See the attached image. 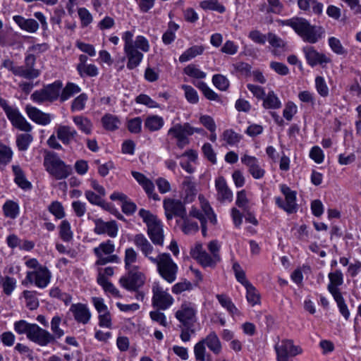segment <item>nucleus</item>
<instances>
[{
	"instance_id": "f257e3e1",
	"label": "nucleus",
	"mask_w": 361,
	"mask_h": 361,
	"mask_svg": "<svg viewBox=\"0 0 361 361\" xmlns=\"http://www.w3.org/2000/svg\"><path fill=\"white\" fill-rule=\"evenodd\" d=\"M133 243L144 257L157 266V271L163 279L169 283L176 281L178 267L169 253L159 252L154 256V247L142 233L134 236Z\"/></svg>"
},
{
	"instance_id": "f03ea898",
	"label": "nucleus",
	"mask_w": 361,
	"mask_h": 361,
	"mask_svg": "<svg viewBox=\"0 0 361 361\" xmlns=\"http://www.w3.org/2000/svg\"><path fill=\"white\" fill-rule=\"evenodd\" d=\"M281 24L290 27L303 42L310 44H316L325 34L323 27L311 25L307 19L301 17H293L282 20Z\"/></svg>"
},
{
	"instance_id": "7ed1b4c3",
	"label": "nucleus",
	"mask_w": 361,
	"mask_h": 361,
	"mask_svg": "<svg viewBox=\"0 0 361 361\" xmlns=\"http://www.w3.org/2000/svg\"><path fill=\"white\" fill-rule=\"evenodd\" d=\"M196 314L195 305L188 301L183 302L175 312V317L180 322L179 327L181 330L180 338L183 342H188L191 335L195 333Z\"/></svg>"
},
{
	"instance_id": "20e7f679",
	"label": "nucleus",
	"mask_w": 361,
	"mask_h": 361,
	"mask_svg": "<svg viewBox=\"0 0 361 361\" xmlns=\"http://www.w3.org/2000/svg\"><path fill=\"white\" fill-rule=\"evenodd\" d=\"M139 216L147 226V234L152 243L163 246L164 235L161 222L149 210L145 209H140Z\"/></svg>"
},
{
	"instance_id": "39448f33",
	"label": "nucleus",
	"mask_w": 361,
	"mask_h": 361,
	"mask_svg": "<svg viewBox=\"0 0 361 361\" xmlns=\"http://www.w3.org/2000/svg\"><path fill=\"white\" fill-rule=\"evenodd\" d=\"M203 131L202 128H194L189 123H184L174 124L169 129L167 134L176 140V145L178 148L183 149L190 143L188 136L195 133H202Z\"/></svg>"
},
{
	"instance_id": "423d86ee",
	"label": "nucleus",
	"mask_w": 361,
	"mask_h": 361,
	"mask_svg": "<svg viewBox=\"0 0 361 361\" xmlns=\"http://www.w3.org/2000/svg\"><path fill=\"white\" fill-rule=\"evenodd\" d=\"M71 171V167L66 165L55 152L47 151V171L50 175L56 180H61L66 178Z\"/></svg>"
},
{
	"instance_id": "0eeeda50",
	"label": "nucleus",
	"mask_w": 361,
	"mask_h": 361,
	"mask_svg": "<svg viewBox=\"0 0 361 361\" xmlns=\"http://www.w3.org/2000/svg\"><path fill=\"white\" fill-rule=\"evenodd\" d=\"M127 273L119 279L120 285L128 290H137L145 283V275L140 271V267L126 269Z\"/></svg>"
},
{
	"instance_id": "6e6552de",
	"label": "nucleus",
	"mask_w": 361,
	"mask_h": 361,
	"mask_svg": "<svg viewBox=\"0 0 361 361\" xmlns=\"http://www.w3.org/2000/svg\"><path fill=\"white\" fill-rule=\"evenodd\" d=\"M0 105L15 128L25 132H30L32 130L31 125L21 115L18 109L9 106L6 101L2 99H0Z\"/></svg>"
},
{
	"instance_id": "1a4fd4ad",
	"label": "nucleus",
	"mask_w": 361,
	"mask_h": 361,
	"mask_svg": "<svg viewBox=\"0 0 361 361\" xmlns=\"http://www.w3.org/2000/svg\"><path fill=\"white\" fill-rule=\"evenodd\" d=\"M163 207L167 221H171L173 218L185 217L187 210L185 203L181 200L171 197L165 198L163 201Z\"/></svg>"
},
{
	"instance_id": "9d476101",
	"label": "nucleus",
	"mask_w": 361,
	"mask_h": 361,
	"mask_svg": "<svg viewBox=\"0 0 361 361\" xmlns=\"http://www.w3.org/2000/svg\"><path fill=\"white\" fill-rule=\"evenodd\" d=\"M281 191L285 196V201L281 197H275L276 204L288 214H293L297 212L296 192L292 190L286 185H281Z\"/></svg>"
},
{
	"instance_id": "9b49d317",
	"label": "nucleus",
	"mask_w": 361,
	"mask_h": 361,
	"mask_svg": "<svg viewBox=\"0 0 361 361\" xmlns=\"http://www.w3.org/2000/svg\"><path fill=\"white\" fill-rule=\"evenodd\" d=\"M190 255L192 257L196 259L203 267H216L217 263L221 261L220 255L213 256L211 253L207 252L202 247L201 243H197L195 246L191 249Z\"/></svg>"
},
{
	"instance_id": "f8f14e48",
	"label": "nucleus",
	"mask_w": 361,
	"mask_h": 361,
	"mask_svg": "<svg viewBox=\"0 0 361 361\" xmlns=\"http://www.w3.org/2000/svg\"><path fill=\"white\" fill-rule=\"evenodd\" d=\"M152 293V305L159 310H167L173 302V297L166 290H164L158 283H153Z\"/></svg>"
},
{
	"instance_id": "ddd939ff",
	"label": "nucleus",
	"mask_w": 361,
	"mask_h": 361,
	"mask_svg": "<svg viewBox=\"0 0 361 361\" xmlns=\"http://www.w3.org/2000/svg\"><path fill=\"white\" fill-rule=\"evenodd\" d=\"M276 357H295L302 353V349L300 345H294L291 339H283L280 343L274 346Z\"/></svg>"
},
{
	"instance_id": "4468645a",
	"label": "nucleus",
	"mask_w": 361,
	"mask_h": 361,
	"mask_svg": "<svg viewBox=\"0 0 361 361\" xmlns=\"http://www.w3.org/2000/svg\"><path fill=\"white\" fill-rule=\"evenodd\" d=\"M302 51L307 63L312 67L319 64L324 66V64L331 61L330 58L326 56L324 54L318 52L313 47H305L302 49Z\"/></svg>"
},
{
	"instance_id": "2eb2a0df",
	"label": "nucleus",
	"mask_w": 361,
	"mask_h": 361,
	"mask_svg": "<svg viewBox=\"0 0 361 361\" xmlns=\"http://www.w3.org/2000/svg\"><path fill=\"white\" fill-rule=\"evenodd\" d=\"M241 161L248 168V171L254 178L260 179L264 176L265 171L255 157L244 154L241 157Z\"/></svg>"
},
{
	"instance_id": "dca6fc26",
	"label": "nucleus",
	"mask_w": 361,
	"mask_h": 361,
	"mask_svg": "<svg viewBox=\"0 0 361 361\" xmlns=\"http://www.w3.org/2000/svg\"><path fill=\"white\" fill-rule=\"evenodd\" d=\"M95 227L94 231L96 234H107L111 238H114L118 233V226L115 221L105 222L101 219L95 220Z\"/></svg>"
},
{
	"instance_id": "f3484780",
	"label": "nucleus",
	"mask_w": 361,
	"mask_h": 361,
	"mask_svg": "<svg viewBox=\"0 0 361 361\" xmlns=\"http://www.w3.org/2000/svg\"><path fill=\"white\" fill-rule=\"evenodd\" d=\"M215 188L217 192V200L219 202H231L233 200V192L227 185L226 180L224 177L220 176L216 179Z\"/></svg>"
},
{
	"instance_id": "a211bd4d",
	"label": "nucleus",
	"mask_w": 361,
	"mask_h": 361,
	"mask_svg": "<svg viewBox=\"0 0 361 361\" xmlns=\"http://www.w3.org/2000/svg\"><path fill=\"white\" fill-rule=\"evenodd\" d=\"M70 311L73 313L75 320L78 323L86 324L89 322L91 313L86 305L82 303L73 304Z\"/></svg>"
},
{
	"instance_id": "6ab92c4d",
	"label": "nucleus",
	"mask_w": 361,
	"mask_h": 361,
	"mask_svg": "<svg viewBox=\"0 0 361 361\" xmlns=\"http://www.w3.org/2000/svg\"><path fill=\"white\" fill-rule=\"evenodd\" d=\"M329 283L327 289L329 293L333 295L341 294L339 286L343 283V275L341 270H336L330 272L328 275Z\"/></svg>"
},
{
	"instance_id": "aec40b11",
	"label": "nucleus",
	"mask_w": 361,
	"mask_h": 361,
	"mask_svg": "<svg viewBox=\"0 0 361 361\" xmlns=\"http://www.w3.org/2000/svg\"><path fill=\"white\" fill-rule=\"evenodd\" d=\"M164 126V118L157 114L147 116L144 121L145 129L150 133L160 130Z\"/></svg>"
},
{
	"instance_id": "412c9836",
	"label": "nucleus",
	"mask_w": 361,
	"mask_h": 361,
	"mask_svg": "<svg viewBox=\"0 0 361 361\" xmlns=\"http://www.w3.org/2000/svg\"><path fill=\"white\" fill-rule=\"evenodd\" d=\"M57 137L64 145H68L77 135V131L69 126H59L56 130Z\"/></svg>"
},
{
	"instance_id": "4be33fe9",
	"label": "nucleus",
	"mask_w": 361,
	"mask_h": 361,
	"mask_svg": "<svg viewBox=\"0 0 361 361\" xmlns=\"http://www.w3.org/2000/svg\"><path fill=\"white\" fill-rule=\"evenodd\" d=\"M176 224L180 226V230L186 235L193 234L199 231L197 222L189 219L187 214L185 217L177 219Z\"/></svg>"
},
{
	"instance_id": "5701e85b",
	"label": "nucleus",
	"mask_w": 361,
	"mask_h": 361,
	"mask_svg": "<svg viewBox=\"0 0 361 361\" xmlns=\"http://www.w3.org/2000/svg\"><path fill=\"white\" fill-rule=\"evenodd\" d=\"M124 52L128 59V69L133 70L140 64L143 59V54L136 49L135 47L124 50Z\"/></svg>"
},
{
	"instance_id": "b1692460",
	"label": "nucleus",
	"mask_w": 361,
	"mask_h": 361,
	"mask_svg": "<svg viewBox=\"0 0 361 361\" xmlns=\"http://www.w3.org/2000/svg\"><path fill=\"white\" fill-rule=\"evenodd\" d=\"M13 173L14 174L15 183L23 190H30L32 184L26 179L25 174L23 169L18 165L12 166Z\"/></svg>"
},
{
	"instance_id": "393cba45",
	"label": "nucleus",
	"mask_w": 361,
	"mask_h": 361,
	"mask_svg": "<svg viewBox=\"0 0 361 361\" xmlns=\"http://www.w3.org/2000/svg\"><path fill=\"white\" fill-rule=\"evenodd\" d=\"M210 351L214 355H219L222 350L221 341L214 331H211L204 338L202 339Z\"/></svg>"
},
{
	"instance_id": "a878e982",
	"label": "nucleus",
	"mask_w": 361,
	"mask_h": 361,
	"mask_svg": "<svg viewBox=\"0 0 361 361\" xmlns=\"http://www.w3.org/2000/svg\"><path fill=\"white\" fill-rule=\"evenodd\" d=\"M26 280L31 283H35L39 288L45 287V268L39 267L35 271L27 272Z\"/></svg>"
},
{
	"instance_id": "bb28decb",
	"label": "nucleus",
	"mask_w": 361,
	"mask_h": 361,
	"mask_svg": "<svg viewBox=\"0 0 361 361\" xmlns=\"http://www.w3.org/2000/svg\"><path fill=\"white\" fill-rule=\"evenodd\" d=\"M13 20L22 30L29 32H35L39 27L38 23L34 19H25L21 16H15Z\"/></svg>"
},
{
	"instance_id": "cd10ccee",
	"label": "nucleus",
	"mask_w": 361,
	"mask_h": 361,
	"mask_svg": "<svg viewBox=\"0 0 361 361\" xmlns=\"http://www.w3.org/2000/svg\"><path fill=\"white\" fill-rule=\"evenodd\" d=\"M27 338L32 341L44 345H45V330L33 324L28 332Z\"/></svg>"
},
{
	"instance_id": "c85d7f7f",
	"label": "nucleus",
	"mask_w": 361,
	"mask_h": 361,
	"mask_svg": "<svg viewBox=\"0 0 361 361\" xmlns=\"http://www.w3.org/2000/svg\"><path fill=\"white\" fill-rule=\"evenodd\" d=\"M73 121L82 133L85 135L92 133L93 124L88 118L83 116H75L73 117Z\"/></svg>"
},
{
	"instance_id": "c756f323",
	"label": "nucleus",
	"mask_w": 361,
	"mask_h": 361,
	"mask_svg": "<svg viewBox=\"0 0 361 361\" xmlns=\"http://www.w3.org/2000/svg\"><path fill=\"white\" fill-rule=\"evenodd\" d=\"M62 82L56 80L52 84L47 85V101L54 102L60 99L61 93Z\"/></svg>"
},
{
	"instance_id": "7c9ffc66",
	"label": "nucleus",
	"mask_w": 361,
	"mask_h": 361,
	"mask_svg": "<svg viewBox=\"0 0 361 361\" xmlns=\"http://www.w3.org/2000/svg\"><path fill=\"white\" fill-rule=\"evenodd\" d=\"M262 106L267 109H278L281 107V102L274 91L269 92L262 99Z\"/></svg>"
},
{
	"instance_id": "2f4dec72",
	"label": "nucleus",
	"mask_w": 361,
	"mask_h": 361,
	"mask_svg": "<svg viewBox=\"0 0 361 361\" xmlns=\"http://www.w3.org/2000/svg\"><path fill=\"white\" fill-rule=\"evenodd\" d=\"M59 235L61 239L66 243L73 240V232L71 230V224L66 219L63 220L59 226Z\"/></svg>"
},
{
	"instance_id": "473e14b6",
	"label": "nucleus",
	"mask_w": 361,
	"mask_h": 361,
	"mask_svg": "<svg viewBox=\"0 0 361 361\" xmlns=\"http://www.w3.org/2000/svg\"><path fill=\"white\" fill-rule=\"evenodd\" d=\"M179 29V25L171 20L168 23V28L163 34L161 39L164 44H171L176 39V32Z\"/></svg>"
},
{
	"instance_id": "72a5a7b5",
	"label": "nucleus",
	"mask_w": 361,
	"mask_h": 361,
	"mask_svg": "<svg viewBox=\"0 0 361 361\" xmlns=\"http://www.w3.org/2000/svg\"><path fill=\"white\" fill-rule=\"evenodd\" d=\"M80 91L81 89L78 85L73 82H68L63 89L61 88L60 101L63 102Z\"/></svg>"
},
{
	"instance_id": "f704fd0d",
	"label": "nucleus",
	"mask_w": 361,
	"mask_h": 361,
	"mask_svg": "<svg viewBox=\"0 0 361 361\" xmlns=\"http://www.w3.org/2000/svg\"><path fill=\"white\" fill-rule=\"evenodd\" d=\"M198 199L200 200V207L202 212H204V216L207 217L212 224H216V217L209 202L202 195H199Z\"/></svg>"
},
{
	"instance_id": "c9c22d12",
	"label": "nucleus",
	"mask_w": 361,
	"mask_h": 361,
	"mask_svg": "<svg viewBox=\"0 0 361 361\" xmlns=\"http://www.w3.org/2000/svg\"><path fill=\"white\" fill-rule=\"evenodd\" d=\"M204 49L202 46L195 45L190 48H188L185 51H184L179 57V61L181 63L186 62L190 61V59L195 58L198 55H201Z\"/></svg>"
},
{
	"instance_id": "e433bc0d",
	"label": "nucleus",
	"mask_w": 361,
	"mask_h": 361,
	"mask_svg": "<svg viewBox=\"0 0 361 361\" xmlns=\"http://www.w3.org/2000/svg\"><path fill=\"white\" fill-rule=\"evenodd\" d=\"M13 74L30 80L38 77L39 72L35 68H29L27 66H20L16 67Z\"/></svg>"
},
{
	"instance_id": "4c0bfd02",
	"label": "nucleus",
	"mask_w": 361,
	"mask_h": 361,
	"mask_svg": "<svg viewBox=\"0 0 361 361\" xmlns=\"http://www.w3.org/2000/svg\"><path fill=\"white\" fill-rule=\"evenodd\" d=\"M25 111L32 121L39 124H45V114L36 107L27 105Z\"/></svg>"
},
{
	"instance_id": "58836bf2",
	"label": "nucleus",
	"mask_w": 361,
	"mask_h": 361,
	"mask_svg": "<svg viewBox=\"0 0 361 361\" xmlns=\"http://www.w3.org/2000/svg\"><path fill=\"white\" fill-rule=\"evenodd\" d=\"M221 139L226 145L233 146L238 145L242 139V135L235 133L232 129L225 130L222 135Z\"/></svg>"
},
{
	"instance_id": "ea45409f",
	"label": "nucleus",
	"mask_w": 361,
	"mask_h": 361,
	"mask_svg": "<svg viewBox=\"0 0 361 361\" xmlns=\"http://www.w3.org/2000/svg\"><path fill=\"white\" fill-rule=\"evenodd\" d=\"M102 123L106 130L114 131L118 128L120 121L116 116L106 114L102 118Z\"/></svg>"
},
{
	"instance_id": "a19ab883",
	"label": "nucleus",
	"mask_w": 361,
	"mask_h": 361,
	"mask_svg": "<svg viewBox=\"0 0 361 361\" xmlns=\"http://www.w3.org/2000/svg\"><path fill=\"white\" fill-rule=\"evenodd\" d=\"M216 298L221 305L226 308L231 314H235L238 312V310L228 295L225 294H217Z\"/></svg>"
},
{
	"instance_id": "79ce46f5",
	"label": "nucleus",
	"mask_w": 361,
	"mask_h": 361,
	"mask_svg": "<svg viewBox=\"0 0 361 361\" xmlns=\"http://www.w3.org/2000/svg\"><path fill=\"white\" fill-rule=\"evenodd\" d=\"M3 212L6 217L15 219L19 213L18 204L12 200H7L3 205Z\"/></svg>"
},
{
	"instance_id": "37998d69",
	"label": "nucleus",
	"mask_w": 361,
	"mask_h": 361,
	"mask_svg": "<svg viewBox=\"0 0 361 361\" xmlns=\"http://www.w3.org/2000/svg\"><path fill=\"white\" fill-rule=\"evenodd\" d=\"M137 259V253L133 247L126 249L124 256L125 269H131L135 267H139L138 266L133 265Z\"/></svg>"
},
{
	"instance_id": "c03bdc74",
	"label": "nucleus",
	"mask_w": 361,
	"mask_h": 361,
	"mask_svg": "<svg viewBox=\"0 0 361 361\" xmlns=\"http://www.w3.org/2000/svg\"><path fill=\"white\" fill-rule=\"evenodd\" d=\"M193 84L202 92L204 96L207 99L212 101L219 100V95L211 88H209L205 82L202 81L197 82H194Z\"/></svg>"
},
{
	"instance_id": "a18cd8bd",
	"label": "nucleus",
	"mask_w": 361,
	"mask_h": 361,
	"mask_svg": "<svg viewBox=\"0 0 361 361\" xmlns=\"http://www.w3.org/2000/svg\"><path fill=\"white\" fill-rule=\"evenodd\" d=\"M115 250V246L113 242L110 240L102 243L98 247H94V253L96 256L101 255H111Z\"/></svg>"
},
{
	"instance_id": "49530a36",
	"label": "nucleus",
	"mask_w": 361,
	"mask_h": 361,
	"mask_svg": "<svg viewBox=\"0 0 361 361\" xmlns=\"http://www.w3.org/2000/svg\"><path fill=\"white\" fill-rule=\"evenodd\" d=\"M200 6L204 10L215 11L219 13H223L226 11L225 6L218 0H204L200 3Z\"/></svg>"
},
{
	"instance_id": "de8ad7c7",
	"label": "nucleus",
	"mask_w": 361,
	"mask_h": 361,
	"mask_svg": "<svg viewBox=\"0 0 361 361\" xmlns=\"http://www.w3.org/2000/svg\"><path fill=\"white\" fill-rule=\"evenodd\" d=\"M87 95L85 93H81L77 97H75L71 104V111H82L87 101Z\"/></svg>"
},
{
	"instance_id": "09e8293b",
	"label": "nucleus",
	"mask_w": 361,
	"mask_h": 361,
	"mask_svg": "<svg viewBox=\"0 0 361 361\" xmlns=\"http://www.w3.org/2000/svg\"><path fill=\"white\" fill-rule=\"evenodd\" d=\"M205 344L202 340L197 343L194 346V354L197 361L209 360L210 355H208L206 357V348Z\"/></svg>"
},
{
	"instance_id": "8fccbe9b",
	"label": "nucleus",
	"mask_w": 361,
	"mask_h": 361,
	"mask_svg": "<svg viewBox=\"0 0 361 361\" xmlns=\"http://www.w3.org/2000/svg\"><path fill=\"white\" fill-rule=\"evenodd\" d=\"M80 77H95L98 75V68L94 64H87L80 68H76Z\"/></svg>"
},
{
	"instance_id": "3c124183",
	"label": "nucleus",
	"mask_w": 361,
	"mask_h": 361,
	"mask_svg": "<svg viewBox=\"0 0 361 361\" xmlns=\"http://www.w3.org/2000/svg\"><path fill=\"white\" fill-rule=\"evenodd\" d=\"M181 89L184 90L185 97L190 104H197L199 101L197 92L190 85H182Z\"/></svg>"
},
{
	"instance_id": "603ef678",
	"label": "nucleus",
	"mask_w": 361,
	"mask_h": 361,
	"mask_svg": "<svg viewBox=\"0 0 361 361\" xmlns=\"http://www.w3.org/2000/svg\"><path fill=\"white\" fill-rule=\"evenodd\" d=\"M13 152L11 149L0 142V164L6 165L12 159Z\"/></svg>"
},
{
	"instance_id": "864d4df0",
	"label": "nucleus",
	"mask_w": 361,
	"mask_h": 361,
	"mask_svg": "<svg viewBox=\"0 0 361 361\" xmlns=\"http://www.w3.org/2000/svg\"><path fill=\"white\" fill-rule=\"evenodd\" d=\"M214 85L221 91H226L229 87V81L227 78L221 74H216L212 77Z\"/></svg>"
},
{
	"instance_id": "5fc2aeb1",
	"label": "nucleus",
	"mask_w": 361,
	"mask_h": 361,
	"mask_svg": "<svg viewBox=\"0 0 361 361\" xmlns=\"http://www.w3.org/2000/svg\"><path fill=\"white\" fill-rule=\"evenodd\" d=\"M246 288V298L247 302L254 306L259 302V295L256 288L250 283L245 287Z\"/></svg>"
},
{
	"instance_id": "6e6d98bb",
	"label": "nucleus",
	"mask_w": 361,
	"mask_h": 361,
	"mask_svg": "<svg viewBox=\"0 0 361 361\" xmlns=\"http://www.w3.org/2000/svg\"><path fill=\"white\" fill-rule=\"evenodd\" d=\"M48 209L57 219H61L66 215L64 208L62 204L59 201L53 202L49 206Z\"/></svg>"
},
{
	"instance_id": "4d7b16f0",
	"label": "nucleus",
	"mask_w": 361,
	"mask_h": 361,
	"mask_svg": "<svg viewBox=\"0 0 361 361\" xmlns=\"http://www.w3.org/2000/svg\"><path fill=\"white\" fill-rule=\"evenodd\" d=\"M183 71L187 75L196 79H202L206 77V73L197 68L194 64L187 66Z\"/></svg>"
},
{
	"instance_id": "13d9d810",
	"label": "nucleus",
	"mask_w": 361,
	"mask_h": 361,
	"mask_svg": "<svg viewBox=\"0 0 361 361\" xmlns=\"http://www.w3.org/2000/svg\"><path fill=\"white\" fill-rule=\"evenodd\" d=\"M233 270L235 273L237 281L240 283L245 287L250 283L246 279L245 273L241 268L240 265L238 262H235L233 264Z\"/></svg>"
},
{
	"instance_id": "bf43d9fd",
	"label": "nucleus",
	"mask_w": 361,
	"mask_h": 361,
	"mask_svg": "<svg viewBox=\"0 0 361 361\" xmlns=\"http://www.w3.org/2000/svg\"><path fill=\"white\" fill-rule=\"evenodd\" d=\"M333 297L337 303L341 314L344 317L345 319H348L350 317V312L348 310L347 305L345 302V300L342 296V294L333 295Z\"/></svg>"
},
{
	"instance_id": "052dcab7",
	"label": "nucleus",
	"mask_w": 361,
	"mask_h": 361,
	"mask_svg": "<svg viewBox=\"0 0 361 361\" xmlns=\"http://www.w3.org/2000/svg\"><path fill=\"white\" fill-rule=\"evenodd\" d=\"M23 294L26 300V306L31 310L37 309L39 302L35 293L29 290H24Z\"/></svg>"
},
{
	"instance_id": "680f3d73",
	"label": "nucleus",
	"mask_w": 361,
	"mask_h": 361,
	"mask_svg": "<svg viewBox=\"0 0 361 361\" xmlns=\"http://www.w3.org/2000/svg\"><path fill=\"white\" fill-rule=\"evenodd\" d=\"M315 86L317 92L321 97H326L329 95V87L322 76H317L315 78Z\"/></svg>"
},
{
	"instance_id": "e2e57ef3",
	"label": "nucleus",
	"mask_w": 361,
	"mask_h": 361,
	"mask_svg": "<svg viewBox=\"0 0 361 361\" xmlns=\"http://www.w3.org/2000/svg\"><path fill=\"white\" fill-rule=\"evenodd\" d=\"M32 140V137L30 134H20L18 135L16 144L18 149L20 151L26 150Z\"/></svg>"
},
{
	"instance_id": "0e129e2a",
	"label": "nucleus",
	"mask_w": 361,
	"mask_h": 361,
	"mask_svg": "<svg viewBox=\"0 0 361 361\" xmlns=\"http://www.w3.org/2000/svg\"><path fill=\"white\" fill-rule=\"evenodd\" d=\"M328 42L331 49L336 54L342 55L346 53L345 49L338 39L331 37L329 38Z\"/></svg>"
},
{
	"instance_id": "69168bd1",
	"label": "nucleus",
	"mask_w": 361,
	"mask_h": 361,
	"mask_svg": "<svg viewBox=\"0 0 361 361\" xmlns=\"http://www.w3.org/2000/svg\"><path fill=\"white\" fill-rule=\"evenodd\" d=\"M49 295L51 298H57L63 302L66 305H68L71 301V296L66 293H62L59 288H54L50 290Z\"/></svg>"
},
{
	"instance_id": "338daca9",
	"label": "nucleus",
	"mask_w": 361,
	"mask_h": 361,
	"mask_svg": "<svg viewBox=\"0 0 361 361\" xmlns=\"http://www.w3.org/2000/svg\"><path fill=\"white\" fill-rule=\"evenodd\" d=\"M160 310H157L154 311H151L149 312V317L151 319L159 324L161 325L162 326L167 327L168 326V322L166 320V317L164 314V313L159 311Z\"/></svg>"
},
{
	"instance_id": "774afa93",
	"label": "nucleus",
	"mask_w": 361,
	"mask_h": 361,
	"mask_svg": "<svg viewBox=\"0 0 361 361\" xmlns=\"http://www.w3.org/2000/svg\"><path fill=\"white\" fill-rule=\"evenodd\" d=\"M127 128L131 133H140L142 130V119L140 117H135L128 121Z\"/></svg>"
}]
</instances>
